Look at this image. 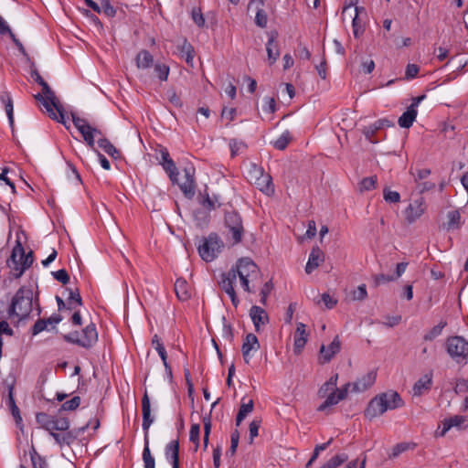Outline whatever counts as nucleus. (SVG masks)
<instances>
[{"mask_svg": "<svg viewBox=\"0 0 468 468\" xmlns=\"http://www.w3.org/2000/svg\"><path fill=\"white\" fill-rule=\"evenodd\" d=\"M403 400L396 391L389 390L374 397L365 410V417L373 420L384 414L387 410L403 406Z\"/></svg>", "mask_w": 468, "mask_h": 468, "instance_id": "nucleus-1", "label": "nucleus"}, {"mask_svg": "<svg viewBox=\"0 0 468 468\" xmlns=\"http://www.w3.org/2000/svg\"><path fill=\"white\" fill-rule=\"evenodd\" d=\"M33 292L21 287L12 299L8 309L9 316H16L19 320L27 318L32 311Z\"/></svg>", "mask_w": 468, "mask_h": 468, "instance_id": "nucleus-2", "label": "nucleus"}, {"mask_svg": "<svg viewBox=\"0 0 468 468\" xmlns=\"http://www.w3.org/2000/svg\"><path fill=\"white\" fill-rule=\"evenodd\" d=\"M222 248L221 239L217 233L213 232L200 240L197 250L203 261L210 262L217 258Z\"/></svg>", "mask_w": 468, "mask_h": 468, "instance_id": "nucleus-3", "label": "nucleus"}, {"mask_svg": "<svg viewBox=\"0 0 468 468\" xmlns=\"http://www.w3.org/2000/svg\"><path fill=\"white\" fill-rule=\"evenodd\" d=\"M236 271V277L239 276L241 285L246 292H250V278L256 276L258 272L257 265L249 258L239 260L236 266L233 267Z\"/></svg>", "mask_w": 468, "mask_h": 468, "instance_id": "nucleus-4", "label": "nucleus"}, {"mask_svg": "<svg viewBox=\"0 0 468 468\" xmlns=\"http://www.w3.org/2000/svg\"><path fill=\"white\" fill-rule=\"evenodd\" d=\"M224 224L231 234L232 243L235 245L241 242L244 228L240 215L234 210L226 211Z\"/></svg>", "mask_w": 468, "mask_h": 468, "instance_id": "nucleus-5", "label": "nucleus"}, {"mask_svg": "<svg viewBox=\"0 0 468 468\" xmlns=\"http://www.w3.org/2000/svg\"><path fill=\"white\" fill-rule=\"evenodd\" d=\"M446 349L453 360L463 362L468 356V341L463 336H451L446 341Z\"/></svg>", "mask_w": 468, "mask_h": 468, "instance_id": "nucleus-6", "label": "nucleus"}, {"mask_svg": "<svg viewBox=\"0 0 468 468\" xmlns=\"http://www.w3.org/2000/svg\"><path fill=\"white\" fill-rule=\"evenodd\" d=\"M10 261L16 265L14 267V276L18 278L32 265L33 252L30 251L27 255H24V249L18 243V245L13 249Z\"/></svg>", "mask_w": 468, "mask_h": 468, "instance_id": "nucleus-7", "label": "nucleus"}, {"mask_svg": "<svg viewBox=\"0 0 468 468\" xmlns=\"http://www.w3.org/2000/svg\"><path fill=\"white\" fill-rule=\"evenodd\" d=\"M43 94L37 93L35 99L38 101L48 113L50 118H57V113L52 109V105L58 103V100L54 91L50 89L48 84L45 81L41 85Z\"/></svg>", "mask_w": 468, "mask_h": 468, "instance_id": "nucleus-8", "label": "nucleus"}, {"mask_svg": "<svg viewBox=\"0 0 468 468\" xmlns=\"http://www.w3.org/2000/svg\"><path fill=\"white\" fill-rule=\"evenodd\" d=\"M251 172H253L255 176V185L258 186V188L267 195L273 194L274 186L272 184L271 176L268 174L265 175L263 173L262 167L255 164H251Z\"/></svg>", "mask_w": 468, "mask_h": 468, "instance_id": "nucleus-9", "label": "nucleus"}, {"mask_svg": "<svg viewBox=\"0 0 468 468\" xmlns=\"http://www.w3.org/2000/svg\"><path fill=\"white\" fill-rule=\"evenodd\" d=\"M236 271L234 268H231L229 271L221 274V279L218 282L220 288L229 294L231 302L235 307L238 306L239 301L236 295L233 284L236 282Z\"/></svg>", "mask_w": 468, "mask_h": 468, "instance_id": "nucleus-10", "label": "nucleus"}, {"mask_svg": "<svg viewBox=\"0 0 468 468\" xmlns=\"http://www.w3.org/2000/svg\"><path fill=\"white\" fill-rule=\"evenodd\" d=\"M426 203L422 197L414 199L405 209V219L411 224L420 218L426 211Z\"/></svg>", "mask_w": 468, "mask_h": 468, "instance_id": "nucleus-11", "label": "nucleus"}, {"mask_svg": "<svg viewBox=\"0 0 468 468\" xmlns=\"http://www.w3.org/2000/svg\"><path fill=\"white\" fill-rule=\"evenodd\" d=\"M467 418L463 415H454L450 418L444 419L442 423L441 431H437L436 435L443 437L448 431L455 428L457 431H464L467 428Z\"/></svg>", "mask_w": 468, "mask_h": 468, "instance_id": "nucleus-12", "label": "nucleus"}, {"mask_svg": "<svg viewBox=\"0 0 468 468\" xmlns=\"http://www.w3.org/2000/svg\"><path fill=\"white\" fill-rule=\"evenodd\" d=\"M351 383H346L343 388L335 389L326 395L325 400L318 407L319 411H326L328 408L336 405L339 401L345 399L348 393Z\"/></svg>", "mask_w": 468, "mask_h": 468, "instance_id": "nucleus-13", "label": "nucleus"}, {"mask_svg": "<svg viewBox=\"0 0 468 468\" xmlns=\"http://www.w3.org/2000/svg\"><path fill=\"white\" fill-rule=\"evenodd\" d=\"M72 122L74 126L78 129V131L81 133L86 144L91 148L94 149L95 140L91 132V125L89 124L87 120L77 116L72 113Z\"/></svg>", "mask_w": 468, "mask_h": 468, "instance_id": "nucleus-14", "label": "nucleus"}, {"mask_svg": "<svg viewBox=\"0 0 468 468\" xmlns=\"http://www.w3.org/2000/svg\"><path fill=\"white\" fill-rule=\"evenodd\" d=\"M184 173L186 180L179 184V187L185 197L191 199L196 192L195 168L193 166L186 167Z\"/></svg>", "mask_w": 468, "mask_h": 468, "instance_id": "nucleus-15", "label": "nucleus"}, {"mask_svg": "<svg viewBox=\"0 0 468 468\" xmlns=\"http://www.w3.org/2000/svg\"><path fill=\"white\" fill-rule=\"evenodd\" d=\"M142 413H143V423L142 427L144 431V437L148 436L149 428L153 424L154 418L151 415V402L147 391L142 398Z\"/></svg>", "mask_w": 468, "mask_h": 468, "instance_id": "nucleus-16", "label": "nucleus"}, {"mask_svg": "<svg viewBox=\"0 0 468 468\" xmlns=\"http://www.w3.org/2000/svg\"><path fill=\"white\" fill-rule=\"evenodd\" d=\"M80 337L81 347L89 349L93 346L98 341V333L95 324L93 323L88 324L82 330L81 336Z\"/></svg>", "mask_w": 468, "mask_h": 468, "instance_id": "nucleus-17", "label": "nucleus"}, {"mask_svg": "<svg viewBox=\"0 0 468 468\" xmlns=\"http://www.w3.org/2000/svg\"><path fill=\"white\" fill-rule=\"evenodd\" d=\"M393 122L388 119H379L376 121L374 123L366 126L363 129V133L367 141L372 144L377 143L378 141L374 139V135L376 133L385 127L393 126Z\"/></svg>", "mask_w": 468, "mask_h": 468, "instance_id": "nucleus-18", "label": "nucleus"}, {"mask_svg": "<svg viewBox=\"0 0 468 468\" xmlns=\"http://www.w3.org/2000/svg\"><path fill=\"white\" fill-rule=\"evenodd\" d=\"M259 348L260 343L257 336L252 333L248 334L241 346L243 359L246 364H250L251 358L250 351H257Z\"/></svg>", "mask_w": 468, "mask_h": 468, "instance_id": "nucleus-19", "label": "nucleus"}, {"mask_svg": "<svg viewBox=\"0 0 468 468\" xmlns=\"http://www.w3.org/2000/svg\"><path fill=\"white\" fill-rule=\"evenodd\" d=\"M250 316L257 333L261 331V326L269 323V316L266 311L260 306L253 305L250 310Z\"/></svg>", "mask_w": 468, "mask_h": 468, "instance_id": "nucleus-20", "label": "nucleus"}, {"mask_svg": "<svg viewBox=\"0 0 468 468\" xmlns=\"http://www.w3.org/2000/svg\"><path fill=\"white\" fill-rule=\"evenodd\" d=\"M341 342L339 337L336 335L328 346L322 345L320 347V359L321 363H328L334 357L335 354L340 351Z\"/></svg>", "mask_w": 468, "mask_h": 468, "instance_id": "nucleus-21", "label": "nucleus"}, {"mask_svg": "<svg viewBox=\"0 0 468 468\" xmlns=\"http://www.w3.org/2000/svg\"><path fill=\"white\" fill-rule=\"evenodd\" d=\"M324 253L323 250L318 246L314 247L309 254L308 261L305 265V272L307 274L312 273L322 262H324Z\"/></svg>", "mask_w": 468, "mask_h": 468, "instance_id": "nucleus-22", "label": "nucleus"}, {"mask_svg": "<svg viewBox=\"0 0 468 468\" xmlns=\"http://www.w3.org/2000/svg\"><path fill=\"white\" fill-rule=\"evenodd\" d=\"M377 373L374 370L367 372L366 375L359 378L356 382L351 384L352 391L363 392L368 389L376 381Z\"/></svg>", "mask_w": 468, "mask_h": 468, "instance_id": "nucleus-23", "label": "nucleus"}, {"mask_svg": "<svg viewBox=\"0 0 468 468\" xmlns=\"http://www.w3.org/2000/svg\"><path fill=\"white\" fill-rule=\"evenodd\" d=\"M278 37V33L276 31H271L269 33V39L266 44V51L268 54V60L271 65H272L280 57V49L276 38Z\"/></svg>", "mask_w": 468, "mask_h": 468, "instance_id": "nucleus-24", "label": "nucleus"}, {"mask_svg": "<svg viewBox=\"0 0 468 468\" xmlns=\"http://www.w3.org/2000/svg\"><path fill=\"white\" fill-rule=\"evenodd\" d=\"M165 455L167 461L172 464L173 468H179V441L178 440L171 441L165 449Z\"/></svg>", "mask_w": 468, "mask_h": 468, "instance_id": "nucleus-25", "label": "nucleus"}, {"mask_svg": "<svg viewBox=\"0 0 468 468\" xmlns=\"http://www.w3.org/2000/svg\"><path fill=\"white\" fill-rule=\"evenodd\" d=\"M432 373L430 372L422 376L413 386L412 392L414 396H420L424 391L431 388Z\"/></svg>", "mask_w": 468, "mask_h": 468, "instance_id": "nucleus-26", "label": "nucleus"}, {"mask_svg": "<svg viewBox=\"0 0 468 468\" xmlns=\"http://www.w3.org/2000/svg\"><path fill=\"white\" fill-rule=\"evenodd\" d=\"M175 292L178 300L187 301L191 297L190 287L183 278H178L175 282Z\"/></svg>", "mask_w": 468, "mask_h": 468, "instance_id": "nucleus-27", "label": "nucleus"}, {"mask_svg": "<svg viewBox=\"0 0 468 468\" xmlns=\"http://www.w3.org/2000/svg\"><path fill=\"white\" fill-rule=\"evenodd\" d=\"M7 384V389H8V399L6 401L7 406L9 407L11 413L13 417L15 418L16 423L20 422L22 420V418L20 416V411L18 407L16 404L13 390H14V384L15 380H12L10 383Z\"/></svg>", "mask_w": 468, "mask_h": 468, "instance_id": "nucleus-28", "label": "nucleus"}, {"mask_svg": "<svg viewBox=\"0 0 468 468\" xmlns=\"http://www.w3.org/2000/svg\"><path fill=\"white\" fill-rule=\"evenodd\" d=\"M254 5L257 7V12H256V16H255V24L258 27L264 28L267 26L268 17H267L266 12L261 8V6L263 5V1L262 0H251L250 2L249 6L250 7Z\"/></svg>", "mask_w": 468, "mask_h": 468, "instance_id": "nucleus-29", "label": "nucleus"}, {"mask_svg": "<svg viewBox=\"0 0 468 468\" xmlns=\"http://www.w3.org/2000/svg\"><path fill=\"white\" fill-rule=\"evenodd\" d=\"M254 407V402L252 399H247L246 398H242L241 404L239 410V412L236 417V425L239 426L242 420L247 417L248 414L252 412Z\"/></svg>", "mask_w": 468, "mask_h": 468, "instance_id": "nucleus-30", "label": "nucleus"}, {"mask_svg": "<svg viewBox=\"0 0 468 468\" xmlns=\"http://www.w3.org/2000/svg\"><path fill=\"white\" fill-rule=\"evenodd\" d=\"M135 61L138 69H146L153 66L154 57L148 50L143 49L138 52Z\"/></svg>", "mask_w": 468, "mask_h": 468, "instance_id": "nucleus-31", "label": "nucleus"}, {"mask_svg": "<svg viewBox=\"0 0 468 468\" xmlns=\"http://www.w3.org/2000/svg\"><path fill=\"white\" fill-rule=\"evenodd\" d=\"M49 434L60 447L63 445L69 446L77 440V434H75L73 431H68L62 434L58 432H50Z\"/></svg>", "mask_w": 468, "mask_h": 468, "instance_id": "nucleus-32", "label": "nucleus"}, {"mask_svg": "<svg viewBox=\"0 0 468 468\" xmlns=\"http://www.w3.org/2000/svg\"><path fill=\"white\" fill-rule=\"evenodd\" d=\"M355 12L356 14L352 20L353 35L356 38H358L364 33L365 30L363 23L359 18V15L361 13H365V8L362 6H356Z\"/></svg>", "mask_w": 468, "mask_h": 468, "instance_id": "nucleus-33", "label": "nucleus"}, {"mask_svg": "<svg viewBox=\"0 0 468 468\" xmlns=\"http://www.w3.org/2000/svg\"><path fill=\"white\" fill-rule=\"evenodd\" d=\"M418 114L417 110H413L410 107L407 108L406 112L399 118L398 123L401 128H410L412 126Z\"/></svg>", "mask_w": 468, "mask_h": 468, "instance_id": "nucleus-34", "label": "nucleus"}, {"mask_svg": "<svg viewBox=\"0 0 468 468\" xmlns=\"http://www.w3.org/2000/svg\"><path fill=\"white\" fill-rule=\"evenodd\" d=\"M0 101L5 104V109L8 117V122L11 126L14 125V108L13 100L8 91L0 93Z\"/></svg>", "mask_w": 468, "mask_h": 468, "instance_id": "nucleus-35", "label": "nucleus"}, {"mask_svg": "<svg viewBox=\"0 0 468 468\" xmlns=\"http://www.w3.org/2000/svg\"><path fill=\"white\" fill-rule=\"evenodd\" d=\"M229 146L230 148V155L232 158L243 154L247 149V144L243 141L236 138L229 140Z\"/></svg>", "mask_w": 468, "mask_h": 468, "instance_id": "nucleus-36", "label": "nucleus"}, {"mask_svg": "<svg viewBox=\"0 0 468 468\" xmlns=\"http://www.w3.org/2000/svg\"><path fill=\"white\" fill-rule=\"evenodd\" d=\"M98 145L104 150L110 156L114 159L120 157V152L116 147L106 138H100L98 140Z\"/></svg>", "mask_w": 468, "mask_h": 468, "instance_id": "nucleus-37", "label": "nucleus"}, {"mask_svg": "<svg viewBox=\"0 0 468 468\" xmlns=\"http://www.w3.org/2000/svg\"><path fill=\"white\" fill-rule=\"evenodd\" d=\"M143 461L144 463V468H155L154 458L152 456L150 448H149L148 436L144 437V448L143 451Z\"/></svg>", "mask_w": 468, "mask_h": 468, "instance_id": "nucleus-38", "label": "nucleus"}, {"mask_svg": "<svg viewBox=\"0 0 468 468\" xmlns=\"http://www.w3.org/2000/svg\"><path fill=\"white\" fill-rule=\"evenodd\" d=\"M30 459L32 463L33 468H48V463L45 458H43L35 449L34 446H32L30 452Z\"/></svg>", "mask_w": 468, "mask_h": 468, "instance_id": "nucleus-39", "label": "nucleus"}, {"mask_svg": "<svg viewBox=\"0 0 468 468\" xmlns=\"http://www.w3.org/2000/svg\"><path fill=\"white\" fill-rule=\"evenodd\" d=\"M53 417L54 416H50L45 412H39L36 415V420L43 429H45L50 433Z\"/></svg>", "mask_w": 468, "mask_h": 468, "instance_id": "nucleus-40", "label": "nucleus"}, {"mask_svg": "<svg viewBox=\"0 0 468 468\" xmlns=\"http://www.w3.org/2000/svg\"><path fill=\"white\" fill-rule=\"evenodd\" d=\"M83 304L82 298L80 294L79 289L69 290V296L68 298V310H74L76 305L81 306Z\"/></svg>", "mask_w": 468, "mask_h": 468, "instance_id": "nucleus-41", "label": "nucleus"}, {"mask_svg": "<svg viewBox=\"0 0 468 468\" xmlns=\"http://www.w3.org/2000/svg\"><path fill=\"white\" fill-rule=\"evenodd\" d=\"M164 170L167 173L173 184L178 183V170L173 160L166 161V164H162Z\"/></svg>", "mask_w": 468, "mask_h": 468, "instance_id": "nucleus-42", "label": "nucleus"}, {"mask_svg": "<svg viewBox=\"0 0 468 468\" xmlns=\"http://www.w3.org/2000/svg\"><path fill=\"white\" fill-rule=\"evenodd\" d=\"M69 428V420L67 418L53 417L51 432H56V431H68Z\"/></svg>", "mask_w": 468, "mask_h": 468, "instance_id": "nucleus-43", "label": "nucleus"}, {"mask_svg": "<svg viewBox=\"0 0 468 468\" xmlns=\"http://www.w3.org/2000/svg\"><path fill=\"white\" fill-rule=\"evenodd\" d=\"M348 456L346 453L337 454L331 459H329L324 464H323L320 468H337L345 462H346Z\"/></svg>", "mask_w": 468, "mask_h": 468, "instance_id": "nucleus-44", "label": "nucleus"}, {"mask_svg": "<svg viewBox=\"0 0 468 468\" xmlns=\"http://www.w3.org/2000/svg\"><path fill=\"white\" fill-rule=\"evenodd\" d=\"M181 53H182V56L185 57L186 62L188 65L193 66V59H194V53H195L194 48L186 39L184 40V43L181 47Z\"/></svg>", "mask_w": 468, "mask_h": 468, "instance_id": "nucleus-45", "label": "nucleus"}, {"mask_svg": "<svg viewBox=\"0 0 468 468\" xmlns=\"http://www.w3.org/2000/svg\"><path fill=\"white\" fill-rule=\"evenodd\" d=\"M152 345L157 351L158 355L160 356L163 363H165V360H167V353L165 351V348L164 346V344L162 343L160 337L157 335H154L152 338Z\"/></svg>", "mask_w": 468, "mask_h": 468, "instance_id": "nucleus-46", "label": "nucleus"}, {"mask_svg": "<svg viewBox=\"0 0 468 468\" xmlns=\"http://www.w3.org/2000/svg\"><path fill=\"white\" fill-rule=\"evenodd\" d=\"M200 203H201L202 207L208 211L214 210L217 207H219L221 205L220 202L218 201V197H209L208 194H207L205 197H203Z\"/></svg>", "mask_w": 468, "mask_h": 468, "instance_id": "nucleus-47", "label": "nucleus"}, {"mask_svg": "<svg viewBox=\"0 0 468 468\" xmlns=\"http://www.w3.org/2000/svg\"><path fill=\"white\" fill-rule=\"evenodd\" d=\"M308 334L298 335L294 333L293 340V350L294 353L300 354L307 342Z\"/></svg>", "mask_w": 468, "mask_h": 468, "instance_id": "nucleus-48", "label": "nucleus"}, {"mask_svg": "<svg viewBox=\"0 0 468 468\" xmlns=\"http://www.w3.org/2000/svg\"><path fill=\"white\" fill-rule=\"evenodd\" d=\"M292 140V135L289 131H285L282 135L273 143V146L278 150H284Z\"/></svg>", "mask_w": 468, "mask_h": 468, "instance_id": "nucleus-49", "label": "nucleus"}, {"mask_svg": "<svg viewBox=\"0 0 468 468\" xmlns=\"http://www.w3.org/2000/svg\"><path fill=\"white\" fill-rule=\"evenodd\" d=\"M154 73L161 81H165L168 78L170 69L165 63H156L154 68Z\"/></svg>", "mask_w": 468, "mask_h": 468, "instance_id": "nucleus-50", "label": "nucleus"}, {"mask_svg": "<svg viewBox=\"0 0 468 468\" xmlns=\"http://www.w3.org/2000/svg\"><path fill=\"white\" fill-rule=\"evenodd\" d=\"M200 425L192 424L189 431V440L195 444L194 451L197 452L199 446Z\"/></svg>", "mask_w": 468, "mask_h": 468, "instance_id": "nucleus-51", "label": "nucleus"}, {"mask_svg": "<svg viewBox=\"0 0 468 468\" xmlns=\"http://www.w3.org/2000/svg\"><path fill=\"white\" fill-rule=\"evenodd\" d=\"M239 441V432L238 430H235L231 432V435H230V447L226 453L227 456L233 457L236 454Z\"/></svg>", "mask_w": 468, "mask_h": 468, "instance_id": "nucleus-52", "label": "nucleus"}, {"mask_svg": "<svg viewBox=\"0 0 468 468\" xmlns=\"http://www.w3.org/2000/svg\"><path fill=\"white\" fill-rule=\"evenodd\" d=\"M446 322H440L437 325H435L434 327H432L425 335H424V340L426 341H431L433 340L434 338H436L437 336H439L441 332H442V329L446 326Z\"/></svg>", "mask_w": 468, "mask_h": 468, "instance_id": "nucleus-53", "label": "nucleus"}, {"mask_svg": "<svg viewBox=\"0 0 468 468\" xmlns=\"http://www.w3.org/2000/svg\"><path fill=\"white\" fill-rule=\"evenodd\" d=\"M447 218H448V222H447L448 229L459 228L461 215L458 210L449 211L447 214Z\"/></svg>", "mask_w": 468, "mask_h": 468, "instance_id": "nucleus-54", "label": "nucleus"}, {"mask_svg": "<svg viewBox=\"0 0 468 468\" xmlns=\"http://www.w3.org/2000/svg\"><path fill=\"white\" fill-rule=\"evenodd\" d=\"M81 399L79 396L73 397L71 399L65 401L61 407L60 411H71L75 410L80 405Z\"/></svg>", "mask_w": 468, "mask_h": 468, "instance_id": "nucleus-55", "label": "nucleus"}, {"mask_svg": "<svg viewBox=\"0 0 468 468\" xmlns=\"http://www.w3.org/2000/svg\"><path fill=\"white\" fill-rule=\"evenodd\" d=\"M376 185H377V176H376L365 177L359 183V189L361 192L369 191V190L375 189Z\"/></svg>", "mask_w": 468, "mask_h": 468, "instance_id": "nucleus-56", "label": "nucleus"}, {"mask_svg": "<svg viewBox=\"0 0 468 468\" xmlns=\"http://www.w3.org/2000/svg\"><path fill=\"white\" fill-rule=\"evenodd\" d=\"M101 13L102 12L107 17H114L116 9L111 5L110 0H101Z\"/></svg>", "mask_w": 468, "mask_h": 468, "instance_id": "nucleus-57", "label": "nucleus"}, {"mask_svg": "<svg viewBox=\"0 0 468 468\" xmlns=\"http://www.w3.org/2000/svg\"><path fill=\"white\" fill-rule=\"evenodd\" d=\"M261 424V419L255 418L250 423L249 431H250V443H252L255 437L259 435V429Z\"/></svg>", "mask_w": 468, "mask_h": 468, "instance_id": "nucleus-58", "label": "nucleus"}, {"mask_svg": "<svg viewBox=\"0 0 468 468\" xmlns=\"http://www.w3.org/2000/svg\"><path fill=\"white\" fill-rule=\"evenodd\" d=\"M375 287H378L381 284L396 281V277L388 274H375L372 277Z\"/></svg>", "mask_w": 468, "mask_h": 468, "instance_id": "nucleus-59", "label": "nucleus"}, {"mask_svg": "<svg viewBox=\"0 0 468 468\" xmlns=\"http://www.w3.org/2000/svg\"><path fill=\"white\" fill-rule=\"evenodd\" d=\"M383 197L387 202L399 203L400 201V195L397 191H392L388 188L383 190Z\"/></svg>", "mask_w": 468, "mask_h": 468, "instance_id": "nucleus-60", "label": "nucleus"}, {"mask_svg": "<svg viewBox=\"0 0 468 468\" xmlns=\"http://www.w3.org/2000/svg\"><path fill=\"white\" fill-rule=\"evenodd\" d=\"M191 16L195 24L198 27H202L205 25V18L203 16V14L201 12L200 8H193L191 12Z\"/></svg>", "mask_w": 468, "mask_h": 468, "instance_id": "nucleus-61", "label": "nucleus"}, {"mask_svg": "<svg viewBox=\"0 0 468 468\" xmlns=\"http://www.w3.org/2000/svg\"><path fill=\"white\" fill-rule=\"evenodd\" d=\"M53 277L61 282L62 284H67L69 282V275L65 269L58 270L57 271L52 272Z\"/></svg>", "mask_w": 468, "mask_h": 468, "instance_id": "nucleus-62", "label": "nucleus"}, {"mask_svg": "<svg viewBox=\"0 0 468 468\" xmlns=\"http://www.w3.org/2000/svg\"><path fill=\"white\" fill-rule=\"evenodd\" d=\"M353 300L362 301L367 297V292L365 284H361L353 292Z\"/></svg>", "mask_w": 468, "mask_h": 468, "instance_id": "nucleus-63", "label": "nucleus"}, {"mask_svg": "<svg viewBox=\"0 0 468 468\" xmlns=\"http://www.w3.org/2000/svg\"><path fill=\"white\" fill-rule=\"evenodd\" d=\"M454 391L456 394L468 392V379H458L454 388Z\"/></svg>", "mask_w": 468, "mask_h": 468, "instance_id": "nucleus-64", "label": "nucleus"}]
</instances>
